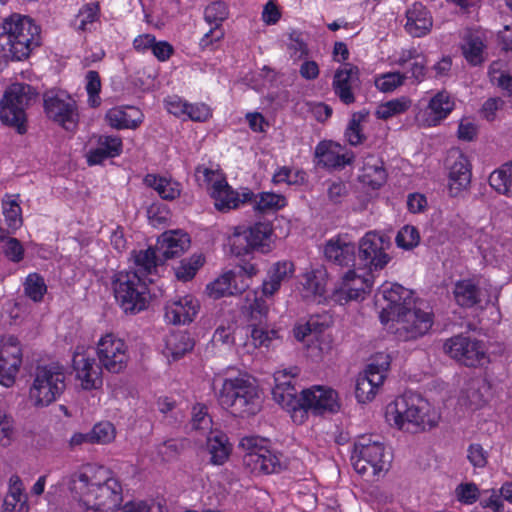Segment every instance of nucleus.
Segmentation results:
<instances>
[{"instance_id":"obj_1","label":"nucleus","mask_w":512,"mask_h":512,"mask_svg":"<svg viewBox=\"0 0 512 512\" xmlns=\"http://www.w3.org/2000/svg\"><path fill=\"white\" fill-rule=\"evenodd\" d=\"M71 497L86 512H168L160 502L130 501L121 505L122 486L103 466L88 465L65 479Z\"/></svg>"},{"instance_id":"obj_2","label":"nucleus","mask_w":512,"mask_h":512,"mask_svg":"<svg viewBox=\"0 0 512 512\" xmlns=\"http://www.w3.org/2000/svg\"><path fill=\"white\" fill-rule=\"evenodd\" d=\"M386 420L400 430L418 433L436 427L439 412L421 395L405 393L386 406Z\"/></svg>"},{"instance_id":"obj_3","label":"nucleus","mask_w":512,"mask_h":512,"mask_svg":"<svg viewBox=\"0 0 512 512\" xmlns=\"http://www.w3.org/2000/svg\"><path fill=\"white\" fill-rule=\"evenodd\" d=\"M220 405L238 417L255 415L261 409L262 395L255 380L246 374L215 380Z\"/></svg>"},{"instance_id":"obj_4","label":"nucleus","mask_w":512,"mask_h":512,"mask_svg":"<svg viewBox=\"0 0 512 512\" xmlns=\"http://www.w3.org/2000/svg\"><path fill=\"white\" fill-rule=\"evenodd\" d=\"M1 38H6L5 45L13 60H23L40 45L39 27L32 19L13 14L1 24Z\"/></svg>"},{"instance_id":"obj_5","label":"nucleus","mask_w":512,"mask_h":512,"mask_svg":"<svg viewBox=\"0 0 512 512\" xmlns=\"http://www.w3.org/2000/svg\"><path fill=\"white\" fill-rule=\"evenodd\" d=\"M351 461L359 475L367 480H375L388 472L391 453L382 443L361 437L354 445Z\"/></svg>"},{"instance_id":"obj_6","label":"nucleus","mask_w":512,"mask_h":512,"mask_svg":"<svg viewBox=\"0 0 512 512\" xmlns=\"http://www.w3.org/2000/svg\"><path fill=\"white\" fill-rule=\"evenodd\" d=\"M147 282L137 272L121 271L115 275L114 295L126 314H137L148 308L151 296Z\"/></svg>"},{"instance_id":"obj_7","label":"nucleus","mask_w":512,"mask_h":512,"mask_svg":"<svg viewBox=\"0 0 512 512\" xmlns=\"http://www.w3.org/2000/svg\"><path fill=\"white\" fill-rule=\"evenodd\" d=\"M36 96V91L28 84L14 83L9 86L0 101L1 121L24 134L27 131L25 110Z\"/></svg>"},{"instance_id":"obj_8","label":"nucleus","mask_w":512,"mask_h":512,"mask_svg":"<svg viewBox=\"0 0 512 512\" xmlns=\"http://www.w3.org/2000/svg\"><path fill=\"white\" fill-rule=\"evenodd\" d=\"M64 389L63 367L56 364L38 366L29 389V401L36 408L49 406L60 397Z\"/></svg>"},{"instance_id":"obj_9","label":"nucleus","mask_w":512,"mask_h":512,"mask_svg":"<svg viewBox=\"0 0 512 512\" xmlns=\"http://www.w3.org/2000/svg\"><path fill=\"white\" fill-rule=\"evenodd\" d=\"M239 445L246 451L243 463L252 473L270 474L281 470V457L266 447V440L257 436H246Z\"/></svg>"},{"instance_id":"obj_10","label":"nucleus","mask_w":512,"mask_h":512,"mask_svg":"<svg viewBox=\"0 0 512 512\" xmlns=\"http://www.w3.org/2000/svg\"><path fill=\"white\" fill-rule=\"evenodd\" d=\"M392 327L400 340H414L425 335L432 326V314L414 301L409 308L392 317Z\"/></svg>"},{"instance_id":"obj_11","label":"nucleus","mask_w":512,"mask_h":512,"mask_svg":"<svg viewBox=\"0 0 512 512\" xmlns=\"http://www.w3.org/2000/svg\"><path fill=\"white\" fill-rule=\"evenodd\" d=\"M390 366V356L378 353L368 364L365 371L357 377L355 396L361 403L371 401L382 386Z\"/></svg>"},{"instance_id":"obj_12","label":"nucleus","mask_w":512,"mask_h":512,"mask_svg":"<svg viewBox=\"0 0 512 512\" xmlns=\"http://www.w3.org/2000/svg\"><path fill=\"white\" fill-rule=\"evenodd\" d=\"M444 351L467 367H479L489 362L487 347L475 338L458 335L444 343Z\"/></svg>"},{"instance_id":"obj_13","label":"nucleus","mask_w":512,"mask_h":512,"mask_svg":"<svg viewBox=\"0 0 512 512\" xmlns=\"http://www.w3.org/2000/svg\"><path fill=\"white\" fill-rule=\"evenodd\" d=\"M96 353L99 363L110 373L124 371L130 360L126 342L113 333H107L98 340Z\"/></svg>"},{"instance_id":"obj_14","label":"nucleus","mask_w":512,"mask_h":512,"mask_svg":"<svg viewBox=\"0 0 512 512\" xmlns=\"http://www.w3.org/2000/svg\"><path fill=\"white\" fill-rule=\"evenodd\" d=\"M377 303L382 307L380 320L389 322L392 317L398 315L414 302L411 291L396 283L383 284L376 295Z\"/></svg>"},{"instance_id":"obj_15","label":"nucleus","mask_w":512,"mask_h":512,"mask_svg":"<svg viewBox=\"0 0 512 512\" xmlns=\"http://www.w3.org/2000/svg\"><path fill=\"white\" fill-rule=\"evenodd\" d=\"M390 240L383 234L370 231L364 235L359 243V259L370 271L383 269L390 257L387 250Z\"/></svg>"},{"instance_id":"obj_16","label":"nucleus","mask_w":512,"mask_h":512,"mask_svg":"<svg viewBox=\"0 0 512 512\" xmlns=\"http://www.w3.org/2000/svg\"><path fill=\"white\" fill-rule=\"evenodd\" d=\"M340 403L335 390L327 386H313L301 393V407L303 417L308 411L315 415L335 413L339 410Z\"/></svg>"},{"instance_id":"obj_17","label":"nucleus","mask_w":512,"mask_h":512,"mask_svg":"<svg viewBox=\"0 0 512 512\" xmlns=\"http://www.w3.org/2000/svg\"><path fill=\"white\" fill-rule=\"evenodd\" d=\"M44 109L48 118L65 129H73L78 120L75 101L64 93L47 92L44 95Z\"/></svg>"},{"instance_id":"obj_18","label":"nucleus","mask_w":512,"mask_h":512,"mask_svg":"<svg viewBox=\"0 0 512 512\" xmlns=\"http://www.w3.org/2000/svg\"><path fill=\"white\" fill-rule=\"evenodd\" d=\"M373 283L371 274L359 275L355 270H349L335 286L333 298L340 304L363 299L371 291Z\"/></svg>"},{"instance_id":"obj_19","label":"nucleus","mask_w":512,"mask_h":512,"mask_svg":"<svg viewBox=\"0 0 512 512\" xmlns=\"http://www.w3.org/2000/svg\"><path fill=\"white\" fill-rule=\"evenodd\" d=\"M22 363V350L14 336H8L0 343V384L11 387Z\"/></svg>"},{"instance_id":"obj_20","label":"nucleus","mask_w":512,"mask_h":512,"mask_svg":"<svg viewBox=\"0 0 512 512\" xmlns=\"http://www.w3.org/2000/svg\"><path fill=\"white\" fill-rule=\"evenodd\" d=\"M448 188L452 196L467 189L471 182V164L466 155L457 148L451 149L446 158Z\"/></svg>"},{"instance_id":"obj_21","label":"nucleus","mask_w":512,"mask_h":512,"mask_svg":"<svg viewBox=\"0 0 512 512\" xmlns=\"http://www.w3.org/2000/svg\"><path fill=\"white\" fill-rule=\"evenodd\" d=\"M102 365L93 357L76 352L73 356V370L77 384L83 390H97L103 385Z\"/></svg>"},{"instance_id":"obj_22","label":"nucleus","mask_w":512,"mask_h":512,"mask_svg":"<svg viewBox=\"0 0 512 512\" xmlns=\"http://www.w3.org/2000/svg\"><path fill=\"white\" fill-rule=\"evenodd\" d=\"M199 308L198 300L191 295L175 298L167 302L165 318L173 325L189 324L195 319Z\"/></svg>"},{"instance_id":"obj_23","label":"nucleus","mask_w":512,"mask_h":512,"mask_svg":"<svg viewBox=\"0 0 512 512\" xmlns=\"http://www.w3.org/2000/svg\"><path fill=\"white\" fill-rule=\"evenodd\" d=\"M454 106L455 103L450 94L440 91L429 100L426 109L420 113L419 120L425 126H436L451 113Z\"/></svg>"},{"instance_id":"obj_24","label":"nucleus","mask_w":512,"mask_h":512,"mask_svg":"<svg viewBox=\"0 0 512 512\" xmlns=\"http://www.w3.org/2000/svg\"><path fill=\"white\" fill-rule=\"evenodd\" d=\"M315 155L319 163L328 168H342L354 159L353 152L332 141L319 143L315 149Z\"/></svg>"},{"instance_id":"obj_25","label":"nucleus","mask_w":512,"mask_h":512,"mask_svg":"<svg viewBox=\"0 0 512 512\" xmlns=\"http://www.w3.org/2000/svg\"><path fill=\"white\" fill-rule=\"evenodd\" d=\"M329 326V317L326 315H312L306 321H299L293 327L292 333L299 342L310 345L320 342L323 332Z\"/></svg>"},{"instance_id":"obj_26","label":"nucleus","mask_w":512,"mask_h":512,"mask_svg":"<svg viewBox=\"0 0 512 512\" xmlns=\"http://www.w3.org/2000/svg\"><path fill=\"white\" fill-rule=\"evenodd\" d=\"M358 68L345 66L335 72L333 78V90L336 96L346 105L355 102L354 90L358 86Z\"/></svg>"},{"instance_id":"obj_27","label":"nucleus","mask_w":512,"mask_h":512,"mask_svg":"<svg viewBox=\"0 0 512 512\" xmlns=\"http://www.w3.org/2000/svg\"><path fill=\"white\" fill-rule=\"evenodd\" d=\"M324 254L329 261L347 266L354 261L355 245L347 234L337 235L326 242Z\"/></svg>"},{"instance_id":"obj_28","label":"nucleus","mask_w":512,"mask_h":512,"mask_svg":"<svg viewBox=\"0 0 512 512\" xmlns=\"http://www.w3.org/2000/svg\"><path fill=\"white\" fill-rule=\"evenodd\" d=\"M210 194L214 199L216 209L219 211L236 209L240 204L250 202L253 197V192L251 191H245L240 195L236 191L232 190L225 180L221 184L220 182H217V185Z\"/></svg>"},{"instance_id":"obj_29","label":"nucleus","mask_w":512,"mask_h":512,"mask_svg":"<svg viewBox=\"0 0 512 512\" xmlns=\"http://www.w3.org/2000/svg\"><path fill=\"white\" fill-rule=\"evenodd\" d=\"M454 298L458 305L470 308L487 301L485 289L479 281L464 279L456 282L453 290Z\"/></svg>"},{"instance_id":"obj_30","label":"nucleus","mask_w":512,"mask_h":512,"mask_svg":"<svg viewBox=\"0 0 512 512\" xmlns=\"http://www.w3.org/2000/svg\"><path fill=\"white\" fill-rule=\"evenodd\" d=\"M294 271V264L290 261L274 263L269 268L267 276L262 283V294L265 297L273 296L280 289L283 282L292 278Z\"/></svg>"},{"instance_id":"obj_31","label":"nucleus","mask_w":512,"mask_h":512,"mask_svg":"<svg viewBox=\"0 0 512 512\" xmlns=\"http://www.w3.org/2000/svg\"><path fill=\"white\" fill-rule=\"evenodd\" d=\"M327 273L322 268L306 271L301 279V296L307 301H320L326 291Z\"/></svg>"},{"instance_id":"obj_32","label":"nucleus","mask_w":512,"mask_h":512,"mask_svg":"<svg viewBox=\"0 0 512 512\" xmlns=\"http://www.w3.org/2000/svg\"><path fill=\"white\" fill-rule=\"evenodd\" d=\"M122 152V140L117 136L101 135L97 138V146L87 153L89 165L101 164L107 158L119 156Z\"/></svg>"},{"instance_id":"obj_33","label":"nucleus","mask_w":512,"mask_h":512,"mask_svg":"<svg viewBox=\"0 0 512 512\" xmlns=\"http://www.w3.org/2000/svg\"><path fill=\"white\" fill-rule=\"evenodd\" d=\"M190 238L188 234L180 231H168L162 234L157 242V249L164 261L181 255L189 248Z\"/></svg>"},{"instance_id":"obj_34","label":"nucleus","mask_w":512,"mask_h":512,"mask_svg":"<svg viewBox=\"0 0 512 512\" xmlns=\"http://www.w3.org/2000/svg\"><path fill=\"white\" fill-rule=\"evenodd\" d=\"M406 18L405 29L413 37L426 35L432 27V17L421 3H414L406 11Z\"/></svg>"},{"instance_id":"obj_35","label":"nucleus","mask_w":512,"mask_h":512,"mask_svg":"<svg viewBox=\"0 0 512 512\" xmlns=\"http://www.w3.org/2000/svg\"><path fill=\"white\" fill-rule=\"evenodd\" d=\"M489 391L488 383L482 378L468 381L460 395L459 402L471 410L483 407L486 402V394Z\"/></svg>"},{"instance_id":"obj_36","label":"nucleus","mask_w":512,"mask_h":512,"mask_svg":"<svg viewBox=\"0 0 512 512\" xmlns=\"http://www.w3.org/2000/svg\"><path fill=\"white\" fill-rule=\"evenodd\" d=\"M248 287V282L242 281V284H239L236 281L233 271H228L209 283L206 287V291L211 298L218 299L227 295L242 293Z\"/></svg>"},{"instance_id":"obj_37","label":"nucleus","mask_w":512,"mask_h":512,"mask_svg":"<svg viewBox=\"0 0 512 512\" xmlns=\"http://www.w3.org/2000/svg\"><path fill=\"white\" fill-rule=\"evenodd\" d=\"M106 119L113 128L133 129L142 123L143 114L134 106L116 107L107 112Z\"/></svg>"},{"instance_id":"obj_38","label":"nucleus","mask_w":512,"mask_h":512,"mask_svg":"<svg viewBox=\"0 0 512 512\" xmlns=\"http://www.w3.org/2000/svg\"><path fill=\"white\" fill-rule=\"evenodd\" d=\"M133 259L134 270H130L129 272H137V274L141 275L149 282L152 280L148 279V276L155 273L158 265L164 262V259L159 253L157 247H149L145 250L136 251L133 254Z\"/></svg>"},{"instance_id":"obj_39","label":"nucleus","mask_w":512,"mask_h":512,"mask_svg":"<svg viewBox=\"0 0 512 512\" xmlns=\"http://www.w3.org/2000/svg\"><path fill=\"white\" fill-rule=\"evenodd\" d=\"M206 449L210 455L211 464L223 465L229 459L232 447L224 433L210 431L207 436Z\"/></svg>"},{"instance_id":"obj_40","label":"nucleus","mask_w":512,"mask_h":512,"mask_svg":"<svg viewBox=\"0 0 512 512\" xmlns=\"http://www.w3.org/2000/svg\"><path fill=\"white\" fill-rule=\"evenodd\" d=\"M387 174L383 162L376 156H368L363 161L361 181L373 189L381 187L386 182Z\"/></svg>"},{"instance_id":"obj_41","label":"nucleus","mask_w":512,"mask_h":512,"mask_svg":"<svg viewBox=\"0 0 512 512\" xmlns=\"http://www.w3.org/2000/svg\"><path fill=\"white\" fill-rule=\"evenodd\" d=\"M272 396L284 409L292 412V418L296 421V417L300 416V421L303 419V409L301 407V397L297 398V391L293 386H274L272 389Z\"/></svg>"},{"instance_id":"obj_42","label":"nucleus","mask_w":512,"mask_h":512,"mask_svg":"<svg viewBox=\"0 0 512 512\" xmlns=\"http://www.w3.org/2000/svg\"><path fill=\"white\" fill-rule=\"evenodd\" d=\"M194 347V340L186 332H175L167 335L164 353L172 360H178Z\"/></svg>"},{"instance_id":"obj_43","label":"nucleus","mask_w":512,"mask_h":512,"mask_svg":"<svg viewBox=\"0 0 512 512\" xmlns=\"http://www.w3.org/2000/svg\"><path fill=\"white\" fill-rule=\"evenodd\" d=\"M485 49L482 37L474 33L466 35L461 45L464 58L472 66L480 65L486 60Z\"/></svg>"},{"instance_id":"obj_44","label":"nucleus","mask_w":512,"mask_h":512,"mask_svg":"<svg viewBox=\"0 0 512 512\" xmlns=\"http://www.w3.org/2000/svg\"><path fill=\"white\" fill-rule=\"evenodd\" d=\"M144 183L153 188L159 196L165 200H173L177 198L180 193V184L172 181L171 179H167L164 177H158L154 174H148L144 178Z\"/></svg>"},{"instance_id":"obj_45","label":"nucleus","mask_w":512,"mask_h":512,"mask_svg":"<svg viewBox=\"0 0 512 512\" xmlns=\"http://www.w3.org/2000/svg\"><path fill=\"white\" fill-rule=\"evenodd\" d=\"M489 183L498 193L512 197V161L493 171Z\"/></svg>"},{"instance_id":"obj_46","label":"nucleus","mask_w":512,"mask_h":512,"mask_svg":"<svg viewBox=\"0 0 512 512\" xmlns=\"http://www.w3.org/2000/svg\"><path fill=\"white\" fill-rule=\"evenodd\" d=\"M19 195H5L2 200V210L8 227L16 230L23 223L22 210L19 204Z\"/></svg>"},{"instance_id":"obj_47","label":"nucleus","mask_w":512,"mask_h":512,"mask_svg":"<svg viewBox=\"0 0 512 512\" xmlns=\"http://www.w3.org/2000/svg\"><path fill=\"white\" fill-rule=\"evenodd\" d=\"M254 209L261 213L279 210L286 206V198L281 194L273 192H262L257 195L253 194L252 200Z\"/></svg>"},{"instance_id":"obj_48","label":"nucleus","mask_w":512,"mask_h":512,"mask_svg":"<svg viewBox=\"0 0 512 512\" xmlns=\"http://www.w3.org/2000/svg\"><path fill=\"white\" fill-rule=\"evenodd\" d=\"M249 243L252 249L260 248L265 251L269 247L272 228L269 223L259 222L246 228Z\"/></svg>"},{"instance_id":"obj_49","label":"nucleus","mask_w":512,"mask_h":512,"mask_svg":"<svg viewBox=\"0 0 512 512\" xmlns=\"http://www.w3.org/2000/svg\"><path fill=\"white\" fill-rule=\"evenodd\" d=\"M251 327V339L256 348H270L280 340L279 332L275 329L267 330L254 323Z\"/></svg>"},{"instance_id":"obj_50","label":"nucleus","mask_w":512,"mask_h":512,"mask_svg":"<svg viewBox=\"0 0 512 512\" xmlns=\"http://www.w3.org/2000/svg\"><path fill=\"white\" fill-rule=\"evenodd\" d=\"M100 18V5L97 2L87 3L81 7L77 16V29L87 31Z\"/></svg>"},{"instance_id":"obj_51","label":"nucleus","mask_w":512,"mask_h":512,"mask_svg":"<svg viewBox=\"0 0 512 512\" xmlns=\"http://www.w3.org/2000/svg\"><path fill=\"white\" fill-rule=\"evenodd\" d=\"M490 82L506 95L512 96V75L503 71L499 62H493L488 70Z\"/></svg>"},{"instance_id":"obj_52","label":"nucleus","mask_w":512,"mask_h":512,"mask_svg":"<svg viewBox=\"0 0 512 512\" xmlns=\"http://www.w3.org/2000/svg\"><path fill=\"white\" fill-rule=\"evenodd\" d=\"M203 263L202 255H192L190 258L182 260L180 265L175 268L176 278L183 282L191 280Z\"/></svg>"},{"instance_id":"obj_53","label":"nucleus","mask_w":512,"mask_h":512,"mask_svg":"<svg viewBox=\"0 0 512 512\" xmlns=\"http://www.w3.org/2000/svg\"><path fill=\"white\" fill-rule=\"evenodd\" d=\"M228 245L231 249V252L236 256L250 252L252 248L249 243L246 228L235 227L233 233L228 237Z\"/></svg>"},{"instance_id":"obj_54","label":"nucleus","mask_w":512,"mask_h":512,"mask_svg":"<svg viewBox=\"0 0 512 512\" xmlns=\"http://www.w3.org/2000/svg\"><path fill=\"white\" fill-rule=\"evenodd\" d=\"M47 291V286L43 277L37 273H31L26 277L24 282V293L34 302L42 300Z\"/></svg>"},{"instance_id":"obj_55","label":"nucleus","mask_w":512,"mask_h":512,"mask_svg":"<svg viewBox=\"0 0 512 512\" xmlns=\"http://www.w3.org/2000/svg\"><path fill=\"white\" fill-rule=\"evenodd\" d=\"M410 106L411 101L407 98L394 99L381 104L376 110V115L380 119H388L407 111Z\"/></svg>"},{"instance_id":"obj_56","label":"nucleus","mask_w":512,"mask_h":512,"mask_svg":"<svg viewBox=\"0 0 512 512\" xmlns=\"http://www.w3.org/2000/svg\"><path fill=\"white\" fill-rule=\"evenodd\" d=\"M228 15V7L223 1H214L210 3L204 11V18L206 22L214 26L222 27V22L228 18Z\"/></svg>"},{"instance_id":"obj_57","label":"nucleus","mask_w":512,"mask_h":512,"mask_svg":"<svg viewBox=\"0 0 512 512\" xmlns=\"http://www.w3.org/2000/svg\"><path fill=\"white\" fill-rule=\"evenodd\" d=\"M192 428L196 431L209 432L212 431V420L208 415L207 407L203 404H196L192 408L191 418Z\"/></svg>"},{"instance_id":"obj_58","label":"nucleus","mask_w":512,"mask_h":512,"mask_svg":"<svg viewBox=\"0 0 512 512\" xmlns=\"http://www.w3.org/2000/svg\"><path fill=\"white\" fill-rule=\"evenodd\" d=\"M420 242L419 231L416 227L405 225L396 236L397 246L405 250L416 247Z\"/></svg>"},{"instance_id":"obj_59","label":"nucleus","mask_w":512,"mask_h":512,"mask_svg":"<svg viewBox=\"0 0 512 512\" xmlns=\"http://www.w3.org/2000/svg\"><path fill=\"white\" fill-rule=\"evenodd\" d=\"M195 178L200 186L210 187L212 191L217 182L220 184L225 180L218 170H213L205 166H198L195 170Z\"/></svg>"},{"instance_id":"obj_60","label":"nucleus","mask_w":512,"mask_h":512,"mask_svg":"<svg viewBox=\"0 0 512 512\" xmlns=\"http://www.w3.org/2000/svg\"><path fill=\"white\" fill-rule=\"evenodd\" d=\"M455 496L460 503L471 505L480 498L481 492L475 483L466 482L456 487Z\"/></svg>"},{"instance_id":"obj_61","label":"nucleus","mask_w":512,"mask_h":512,"mask_svg":"<svg viewBox=\"0 0 512 512\" xmlns=\"http://www.w3.org/2000/svg\"><path fill=\"white\" fill-rule=\"evenodd\" d=\"M91 443L107 444L115 438V428L110 422H100L89 432Z\"/></svg>"},{"instance_id":"obj_62","label":"nucleus","mask_w":512,"mask_h":512,"mask_svg":"<svg viewBox=\"0 0 512 512\" xmlns=\"http://www.w3.org/2000/svg\"><path fill=\"white\" fill-rule=\"evenodd\" d=\"M407 78L400 72H389L379 76L375 80L376 87L382 92H391L404 83Z\"/></svg>"},{"instance_id":"obj_63","label":"nucleus","mask_w":512,"mask_h":512,"mask_svg":"<svg viewBox=\"0 0 512 512\" xmlns=\"http://www.w3.org/2000/svg\"><path fill=\"white\" fill-rule=\"evenodd\" d=\"M365 116L361 113H355L349 121L345 131V137L351 145H358L363 142L364 135L362 132L361 122Z\"/></svg>"},{"instance_id":"obj_64","label":"nucleus","mask_w":512,"mask_h":512,"mask_svg":"<svg viewBox=\"0 0 512 512\" xmlns=\"http://www.w3.org/2000/svg\"><path fill=\"white\" fill-rule=\"evenodd\" d=\"M183 448L182 441L169 439L157 446V454L163 461L169 462L176 459Z\"/></svg>"}]
</instances>
